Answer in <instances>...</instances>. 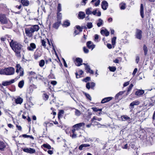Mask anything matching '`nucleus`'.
<instances>
[{"mask_svg": "<svg viewBox=\"0 0 155 155\" xmlns=\"http://www.w3.org/2000/svg\"><path fill=\"white\" fill-rule=\"evenodd\" d=\"M10 45L15 53L19 55L22 48V45L18 42L11 40L10 42Z\"/></svg>", "mask_w": 155, "mask_h": 155, "instance_id": "obj_1", "label": "nucleus"}, {"mask_svg": "<svg viewBox=\"0 0 155 155\" xmlns=\"http://www.w3.org/2000/svg\"><path fill=\"white\" fill-rule=\"evenodd\" d=\"M39 29L38 25H34L25 28V33L29 37H32L34 32L37 31Z\"/></svg>", "mask_w": 155, "mask_h": 155, "instance_id": "obj_2", "label": "nucleus"}, {"mask_svg": "<svg viewBox=\"0 0 155 155\" xmlns=\"http://www.w3.org/2000/svg\"><path fill=\"white\" fill-rule=\"evenodd\" d=\"M15 72V69L12 67H9L0 69V74H1L10 75L14 74Z\"/></svg>", "mask_w": 155, "mask_h": 155, "instance_id": "obj_3", "label": "nucleus"}, {"mask_svg": "<svg viewBox=\"0 0 155 155\" xmlns=\"http://www.w3.org/2000/svg\"><path fill=\"white\" fill-rule=\"evenodd\" d=\"M0 21L2 24H8L6 26L7 28H10L12 26V23L9 20L7 19L5 15H0Z\"/></svg>", "mask_w": 155, "mask_h": 155, "instance_id": "obj_4", "label": "nucleus"}, {"mask_svg": "<svg viewBox=\"0 0 155 155\" xmlns=\"http://www.w3.org/2000/svg\"><path fill=\"white\" fill-rule=\"evenodd\" d=\"M84 125L85 124L84 123H81L74 125L73 126L72 129L71 130L72 132L74 133L76 131L79 130L81 127L84 126Z\"/></svg>", "mask_w": 155, "mask_h": 155, "instance_id": "obj_5", "label": "nucleus"}, {"mask_svg": "<svg viewBox=\"0 0 155 155\" xmlns=\"http://www.w3.org/2000/svg\"><path fill=\"white\" fill-rule=\"evenodd\" d=\"M15 81V79H12L9 81H3L2 82V84L4 86H7L14 83Z\"/></svg>", "mask_w": 155, "mask_h": 155, "instance_id": "obj_6", "label": "nucleus"}, {"mask_svg": "<svg viewBox=\"0 0 155 155\" xmlns=\"http://www.w3.org/2000/svg\"><path fill=\"white\" fill-rule=\"evenodd\" d=\"M23 151L25 152L30 153H33L35 152V149L30 148H25L23 149Z\"/></svg>", "mask_w": 155, "mask_h": 155, "instance_id": "obj_7", "label": "nucleus"}, {"mask_svg": "<svg viewBox=\"0 0 155 155\" xmlns=\"http://www.w3.org/2000/svg\"><path fill=\"white\" fill-rule=\"evenodd\" d=\"M87 47L92 50L95 47V45L93 44L92 42L91 41H88L86 43Z\"/></svg>", "mask_w": 155, "mask_h": 155, "instance_id": "obj_8", "label": "nucleus"}, {"mask_svg": "<svg viewBox=\"0 0 155 155\" xmlns=\"http://www.w3.org/2000/svg\"><path fill=\"white\" fill-rule=\"evenodd\" d=\"M140 102L139 101L137 100H136L131 102L130 104V106L131 107V108L133 109L134 108V106L138 105L140 104Z\"/></svg>", "mask_w": 155, "mask_h": 155, "instance_id": "obj_9", "label": "nucleus"}, {"mask_svg": "<svg viewBox=\"0 0 155 155\" xmlns=\"http://www.w3.org/2000/svg\"><path fill=\"white\" fill-rule=\"evenodd\" d=\"M36 48V46L35 44L34 43H32L30 44L29 46L28 47L27 49L29 51H33Z\"/></svg>", "mask_w": 155, "mask_h": 155, "instance_id": "obj_10", "label": "nucleus"}, {"mask_svg": "<svg viewBox=\"0 0 155 155\" xmlns=\"http://www.w3.org/2000/svg\"><path fill=\"white\" fill-rule=\"evenodd\" d=\"M36 88L37 87L34 84L31 85L28 89L27 90V93L29 94H31L33 92L34 89Z\"/></svg>", "mask_w": 155, "mask_h": 155, "instance_id": "obj_11", "label": "nucleus"}, {"mask_svg": "<svg viewBox=\"0 0 155 155\" xmlns=\"http://www.w3.org/2000/svg\"><path fill=\"white\" fill-rule=\"evenodd\" d=\"M101 5L102 8L104 10H105L108 7V4L106 1H104L102 2Z\"/></svg>", "mask_w": 155, "mask_h": 155, "instance_id": "obj_12", "label": "nucleus"}, {"mask_svg": "<svg viewBox=\"0 0 155 155\" xmlns=\"http://www.w3.org/2000/svg\"><path fill=\"white\" fill-rule=\"evenodd\" d=\"M82 60L80 58H77L76 60L75 64L77 66H79L82 65Z\"/></svg>", "mask_w": 155, "mask_h": 155, "instance_id": "obj_13", "label": "nucleus"}, {"mask_svg": "<svg viewBox=\"0 0 155 155\" xmlns=\"http://www.w3.org/2000/svg\"><path fill=\"white\" fill-rule=\"evenodd\" d=\"M142 33L141 30H137L136 34V38L139 39H140L142 38Z\"/></svg>", "mask_w": 155, "mask_h": 155, "instance_id": "obj_14", "label": "nucleus"}, {"mask_svg": "<svg viewBox=\"0 0 155 155\" xmlns=\"http://www.w3.org/2000/svg\"><path fill=\"white\" fill-rule=\"evenodd\" d=\"M95 86V84L93 82H91V83L88 82L86 85V87L87 88L89 89L90 87L93 88Z\"/></svg>", "mask_w": 155, "mask_h": 155, "instance_id": "obj_15", "label": "nucleus"}, {"mask_svg": "<svg viewBox=\"0 0 155 155\" xmlns=\"http://www.w3.org/2000/svg\"><path fill=\"white\" fill-rule=\"evenodd\" d=\"M122 121H125V120L128 121H130L131 119L129 117L126 115H124L121 116Z\"/></svg>", "mask_w": 155, "mask_h": 155, "instance_id": "obj_16", "label": "nucleus"}, {"mask_svg": "<svg viewBox=\"0 0 155 155\" xmlns=\"http://www.w3.org/2000/svg\"><path fill=\"white\" fill-rule=\"evenodd\" d=\"M113 98V97H105L104 99H103L101 101V103L102 104H104L107 102H108L110 101Z\"/></svg>", "mask_w": 155, "mask_h": 155, "instance_id": "obj_17", "label": "nucleus"}, {"mask_svg": "<svg viewBox=\"0 0 155 155\" xmlns=\"http://www.w3.org/2000/svg\"><path fill=\"white\" fill-rule=\"evenodd\" d=\"M6 147V144L4 142L0 141V150H4Z\"/></svg>", "mask_w": 155, "mask_h": 155, "instance_id": "obj_18", "label": "nucleus"}, {"mask_svg": "<svg viewBox=\"0 0 155 155\" xmlns=\"http://www.w3.org/2000/svg\"><path fill=\"white\" fill-rule=\"evenodd\" d=\"M140 12L141 16L142 18H143L144 17L143 12V4H141L140 5Z\"/></svg>", "mask_w": 155, "mask_h": 155, "instance_id": "obj_19", "label": "nucleus"}, {"mask_svg": "<svg viewBox=\"0 0 155 155\" xmlns=\"http://www.w3.org/2000/svg\"><path fill=\"white\" fill-rule=\"evenodd\" d=\"M101 33L102 35H105L106 36H107L109 35V32L107 31V29L102 30L101 31Z\"/></svg>", "mask_w": 155, "mask_h": 155, "instance_id": "obj_20", "label": "nucleus"}, {"mask_svg": "<svg viewBox=\"0 0 155 155\" xmlns=\"http://www.w3.org/2000/svg\"><path fill=\"white\" fill-rule=\"evenodd\" d=\"M21 2L24 6H28L29 4V2L27 0H21Z\"/></svg>", "mask_w": 155, "mask_h": 155, "instance_id": "obj_21", "label": "nucleus"}, {"mask_svg": "<svg viewBox=\"0 0 155 155\" xmlns=\"http://www.w3.org/2000/svg\"><path fill=\"white\" fill-rule=\"evenodd\" d=\"M144 93V91L142 90H138L135 92V94L137 96H140Z\"/></svg>", "mask_w": 155, "mask_h": 155, "instance_id": "obj_22", "label": "nucleus"}, {"mask_svg": "<svg viewBox=\"0 0 155 155\" xmlns=\"http://www.w3.org/2000/svg\"><path fill=\"white\" fill-rule=\"evenodd\" d=\"M23 101V99L20 97L17 98V99H16L15 100V101L16 103L17 104H21L22 103Z\"/></svg>", "mask_w": 155, "mask_h": 155, "instance_id": "obj_23", "label": "nucleus"}, {"mask_svg": "<svg viewBox=\"0 0 155 155\" xmlns=\"http://www.w3.org/2000/svg\"><path fill=\"white\" fill-rule=\"evenodd\" d=\"M85 16V14L84 12H80L78 14V17L79 19H83Z\"/></svg>", "mask_w": 155, "mask_h": 155, "instance_id": "obj_24", "label": "nucleus"}, {"mask_svg": "<svg viewBox=\"0 0 155 155\" xmlns=\"http://www.w3.org/2000/svg\"><path fill=\"white\" fill-rule=\"evenodd\" d=\"M61 21H58L54 23L53 25V27L56 29H57L58 28L59 25L61 24Z\"/></svg>", "mask_w": 155, "mask_h": 155, "instance_id": "obj_25", "label": "nucleus"}, {"mask_svg": "<svg viewBox=\"0 0 155 155\" xmlns=\"http://www.w3.org/2000/svg\"><path fill=\"white\" fill-rule=\"evenodd\" d=\"M101 120H102V119L101 118H97V117H96L95 116H94L91 120V121L92 122V123H94L96 122V121H94V120H98L99 121H100Z\"/></svg>", "mask_w": 155, "mask_h": 155, "instance_id": "obj_26", "label": "nucleus"}, {"mask_svg": "<svg viewBox=\"0 0 155 155\" xmlns=\"http://www.w3.org/2000/svg\"><path fill=\"white\" fill-rule=\"evenodd\" d=\"M90 145L87 144H84L81 145L79 147V149L80 150H81L83 149V148L84 147H89Z\"/></svg>", "mask_w": 155, "mask_h": 155, "instance_id": "obj_27", "label": "nucleus"}, {"mask_svg": "<svg viewBox=\"0 0 155 155\" xmlns=\"http://www.w3.org/2000/svg\"><path fill=\"white\" fill-rule=\"evenodd\" d=\"M16 72L18 73L19 72L21 69L23 68L21 67L20 65L19 64H17L16 66Z\"/></svg>", "mask_w": 155, "mask_h": 155, "instance_id": "obj_28", "label": "nucleus"}, {"mask_svg": "<svg viewBox=\"0 0 155 155\" xmlns=\"http://www.w3.org/2000/svg\"><path fill=\"white\" fill-rule=\"evenodd\" d=\"M92 8H89L86 10V13L87 15H89L92 14Z\"/></svg>", "mask_w": 155, "mask_h": 155, "instance_id": "obj_29", "label": "nucleus"}, {"mask_svg": "<svg viewBox=\"0 0 155 155\" xmlns=\"http://www.w3.org/2000/svg\"><path fill=\"white\" fill-rule=\"evenodd\" d=\"M24 84V80H21L18 83V87L20 88H22L23 87Z\"/></svg>", "mask_w": 155, "mask_h": 155, "instance_id": "obj_30", "label": "nucleus"}, {"mask_svg": "<svg viewBox=\"0 0 155 155\" xmlns=\"http://www.w3.org/2000/svg\"><path fill=\"white\" fill-rule=\"evenodd\" d=\"M103 20L100 18L98 20L97 25L98 27H100L103 24Z\"/></svg>", "mask_w": 155, "mask_h": 155, "instance_id": "obj_31", "label": "nucleus"}, {"mask_svg": "<svg viewBox=\"0 0 155 155\" xmlns=\"http://www.w3.org/2000/svg\"><path fill=\"white\" fill-rule=\"evenodd\" d=\"M79 75L77 73H75V74L76 75V77L77 78H79L80 77V75H81L83 73V71L82 70H80L79 71Z\"/></svg>", "mask_w": 155, "mask_h": 155, "instance_id": "obj_32", "label": "nucleus"}, {"mask_svg": "<svg viewBox=\"0 0 155 155\" xmlns=\"http://www.w3.org/2000/svg\"><path fill=\"white\" fill-rule=\"evenodd\" d=\"M42 146L44 147L47 148L48 149H51V147L48 144H44Z\"/></svg>", "mask_w": 155, "mask_h": 155, "instance_id": "obj_33", "label": "nucleus"}, {"mask_svg": "<svg viewBox=\"0 0 155 155\" xmlns=\"http://www.w3.org/2000/svg\"><path fill=\"white\" fill-rule=\"evenodd\" d=\"M45 64V61L44 60H41L39 62V65L41 67L44 66Z\"/></svg>", "mask_w": 155, "mask_h": 155, "instance_id": "obj_34", "label": "nucleus"}, {"mask_svg": "<svg viewBox=\"0 0 155 155\" xmlns=\"http://www.w3.org/2000/svg\"><path fill=\"white\" fill-rule=\"evenodd\" d=\"M61 17L62 14L61 13H59V12H58L57 13V20H58V21H59V20H60L61 19Z\"/></svg>", "mask_w": 155, "mask_h": 155, "instance_id": "obj_35", "label": "nucleus"}, {"mask_svg": "<svg viewBox=\"0 0 155 155\" xmlns=\"http://www.w3.org/2000/svg\"><path fill=\"white\" fill-rule=\"evenodd\" d=\"M70 25V23L68 20L65 21L63 23V25L65 27H68Z\"/></svg>", "mask_w": 155, "mask_h": 155, "instance_id": "obj_36", "label": "nucleus"}, {"mask_svg": "<svg viewBox=\"0 0 155 155\" xmlns=\"http://www.w3.org/2000/svg\"><path fill=\"white\" fill-rule=\"evenodd\" d=\"M64 113V111L63 110H61L58 113V118L59 119H60V118L62 116V115Z\"/></svg>", "mask_w": 155, "mask_h": 155, "instance_id": "obj_37", "label": "nucleus"}, {"mask_svg": "<svg viewBox=\"0 0 155 155\" xmlns=\"http://www.w3.org/2000/svg\"><path fill=\"white\" fill-rule=\"evenodd\" d=\"M143 49L144 51L145 55H146L147 54V48L145 45H144L143 46Z\"/></svg>", "mask_w": 155, "mask_h": 155, "instance_id": "obj_38", "label": "nucleus"}, {"mask_svg": "<svg viewBox=\"0 0 155 155\" xmlns=\"http://www.w3.org/2000/svg\"><path fill=\"white\" fill-rule=\"evenodd\" d=\"M133 85L132 84H131L129 86V87L128 88V89L127 90V93L128 94V92L130 91L131 90L132 87H133Z\"/></svg>", "mask_w": 155, "mask_h": 155, "instance_id": "obj_39", "label": "nucleus"}, {"mask_svg": "<svg viewBox=\"0 0 155 155\" xmlns=\"http://www.w3.org/2000/svg\"><path fill=\"white\" fill-rule=\"evenodd\" d=\"M109 68L110 71L112 72L115 71L116 69V68L115 67H109Z\"/></svg>", "mask_w": 155, "mask_h": 155, "instance_id": "obj_40", "label": "nucleus"}, {"mask_svg": "<svg viewBox=\"0 0 155 155\" xmlns=\"http://www.w3.org/2000/svg\"><path fill=\"white\" fill-rule=\"evenodd\" d=\"M116 39V37H113V38L112 39V44L113 45H114L115 44Z\"/></svg>", "mask_w": 155, "mask_h": 155, "instance_id": "obj_41", "label": "nucleus"}, {"mask_svg": "<svg viewBox=\"0 0 155 155\" xmlns=\"http://www.w3.org/2000/svg\"><path fill=\"white\" fill-rule=\"evenodd\" d=\"M75 115L77 116H80L81 114L80 111L77 109H75Z\"/></svg>", "mask_w": 155, "mask_h": 155, "instance_id": "obj_42", "label": "nucleus"}, {"mask_svg": "<svg viewBox=\"0 0 155 155\" xmlns=\"http://www.w3.org/2000/svg\"><path fill=\"white\" fill-rule=\"evenodd\" d=\"M120 8L121 9H124L125 8L126 5L124 3H121L120 5Z\"/></svg>", "mask_w": 155, "mask_h": 155, "instance_id": "obj_43", "label": "nucleus"}, {"mask_svg": "<svg viewBox=\"0 0 155 155\" xmlns=\"http://www.w3.org/2000/svg\"><path fill=\"white\" fill-rule=\"evenodd\" d=\"M61 4L59 3L58 4V6L57 8V12H59L61 10Z\"/></svg>", "mask_w": 155, "mask_h": 155, "instance_id": "obj_44", "label": "nucleus"}, {"mask_svg": "<svg viewBox=\"0 0 155 155\" xmlns=\"http://www.w3.org/2000/svg\"><path fill=\"white\" fill-rule=\"evenodd\" d=\"M41 45L43 46L44 48H45L46 45V42L44 40H41Z\"/></svg>", "mask_w": 155, "mask_h": 155, "instance_id": "obj_45", "label": "nucleus"}, {"mask_svg": "<svg viewBox=\"0 0 155 155\" xmlns=\"http://www.w3.org/2000/svg\"><path fill=\"white\" fill-rule=\"evenodd\" d=\"M83 64L85 65V70H86V72H87L90 69V66L86 64Z\"/></svg>", "mask_w": 155, "mask_h": 155, "instance_id": "obj_46", "label": "nucleus"}, {"mask_svg": "<svg viewBox=\"0 0 155 155\" xmlns=\"http://www.w3.org/2000/svg\"><path fill=\"white\" fill-rule=\"evenodd\" d=\"M19 76L18 78H19L20 77L24 75V70L23 68L21 69V70L19 71Z\"/></svg>", "mask_w": 155, "mask_h": 155, "instance_id": "obj_47", "label": "nucleus"}, {"mask_svg": "<svg viewBox=\"0 0 155 155\" xmlns=\"http://www.w3.org/2000/svg\"><path fill=\"white\" fill-rule=\"evenodd\" d=\"M87 26L88 28H91L93 27V25L91 22L87 23Z\"/></svg>", "mask_w": 155, "mask_h": 155, "instance_id": "obj_48", "label": "nucleus"}, {"mask_svg": "<svg viewBox=\"0 0 155 155\" xmlns=\"http://www.w3.org/2000/svg\"><path fill=\"white\" fill-rule=\"evenodd\" d=\"M43 97L44 99L46 101L48 99L49 97L47 94H43Z\"/></svg>", "mask_w": 155, "mask_h": 155, "instance_id": "obj_49", "label": "nucleus"}, {"mask_svg": "<svg viewBox=\"0 0 155 155\" xmlns=\"http://www.w3.org/2000/svg\"><path fill=\"white\" fill-rule=\"evenodd\" d=\"M77 29L79 30L80 32H81L82 31V29L81 27L79 25H77L76 26Z\"/></svg>", "mask_w": 155, "mask_h": 155, "instance_id": "obj_50", "label": "nucleus"}, {"mask_svg": "<svg viewBox=\"0 0 155 155\" xmlns=\"http://www.w3.org/2000/svg\"><path fill=\"white\" fill-rule=\"evenodd\" d=\"M125 92V91H120L119 93H118L116 95V96L118 97L120 95H122Z\"/></svg>", "mask_w": 155, "mask_h": 155, "instance_id": "obj_51", "label": "nucleus"}, {"mask_svg": "<svg viewBox=\"0 0 155 155\" xmlns=\"http://www.w3.org/2000/svg\"><path fill=\"white\" fill-rule=\"evenodd\" d=\"M83 50L84 52L85 53H87L89 52L88 50L85 47H83Z\"/></svg>", "mask_w": 155, "mask_h": 155, "instance_id": "obj_52", "label": "nucleus"}, {"mask_svg": "<svg viewBox=\"0 0 155 155\" xmlns=\"http://www.w3.org/2000/svg\"><path fill=\"white\" fill-rule=\"evenodd\" d=\"M85 94L86 96L87 99H89L90 100H91V97L89 94L85 93Z\"/></svg>", "mask_w": 155, "mask_h": 155, "instance_id": "obj_53", "label": "nucleus"}, {"mask_svg": "<svg viewBox=\"0 0 155 155\" xmlns=\"http://www.w3.org/2000/svg\"><path fill=\"white\" fill-rule=\"evenodd\" d=\"M73 134L72 135L71 137L73 138H75L77 137V134H76V132H74V133H72Z\"/></svg>", "mask_w": 155, "mask_h": 155, "instance_id": "obj_54", "label": "nucleus"}, {"mask_svg": "<svg viewBox=\"0 0 155 155\" xmlns=\"http://www.w3.org/2000/svg\"><path fill=\"white\" fill-rule=\"evenodd\" d=\"M137 68H135L133 71V72L132 73V74L134 76L135 75L136 73H137Z\"/></svg>", "mask_w": 155, "mask_h": 155, "instance_id": "obj_55", "label": "nucleus"}, {"mask_svg": "<svg viewBox=\"0 0 155 155\" xmlns=\"http://www.w3.org/2000/svg\"><path fill=\"white\" fill-rule=\"evenodd\" d=\"M129 84V81L125 82L123 84L124 87H125L128 85Z\"/></svg>", "mask_w": 155, "mask_h": 155, "instance_id": "obj_56", "label": "nucleus"}, {"mask_svg": "<svg viewBox=\"0 0 155 155\" xmlns=\"http://www.w3.org/2000/svg\"><path fill=\"white\" fill-rule=\"evenodd\" d=\"M100 0H98L97 2L95 3V5L96 6H98L100 4Z\"/></svg>", "mask_w": 155, "mask_h": 155, "instance_id": "obj_57", "label": "nucleus"}, {"mask_svg": "<svg viewBox=\"0 0 155 155\" xmlns=\"http://www.w3.org/2000/svg\"><path fill=\"white\" fill-rule=\"evenodd\" d=\"M90 78L89 77H87L85 78L84 80V81L85 82H87V81H88L90 80Z\"/></svg>", "mask_w": 155, "mask_h": 155, "instance_id": "obj_58", "label": "nucleus"}, {"mask_svg": "<svg viewBox=\"0 0 155 155\" xmlns=\"http://www.w3.org/2000/svg\"><path fill=\"white\" fill-rule=\"evenodd\" d=\"M51 83L53 85H54L56 84L57 82L56 81H53L51 82Z\"/></svg>", "mask_w": 155, "mask_h": 155, "instance_id": "obj_59", "label": "nucleus"}, {"mask_svg": "<svg viewBox=\"0 0 155 155\" xmlns=\"http://www.w3.org/2000/svg\"><path fill=\"white\" fill-rule=\"evenodd\" d=\"M87 0H83L82 2H81V4L82 5H84L86 4V2L87 1Z\"/></svg>", "mask_w": 155, "mask_h": 155, "instance_id": "obj_60", "label": "nucleus"}, {"mask_svg": "<svg viewBox=\"0 0 155 155\" xmlns=\"http://www.w3.org/2000/svg\"><path fill=\"white\" fill-rule=\"evenodd\" d=\"M16 127L17 128L18 130H19L20 131L21 130L22 128L20 126H19L18 125H16Z\"/></svg>", "mask_w": 155, "mask_h": 155, "instance_id": "obj_61", "label": "nucleus"}, {"mask_svg": "<svg viewBox=\"0 0 155 155\" xmlns=\"http://www.w3.org/2000/svg\"><path fill=\"white\" fill-rule=\"evenodd\" d=\"M140 59V58L139 56H137L136 57V61L137 63H138Z\"/></svg>", "mask_w": 155, "mask_h": 155, "instance_id": "obj_62", "label": "nucleus"}, {"mask_svg": "<svg viewBox=\"0 0 155 155\" xmlns=\"http://www.w3.org/2000/svg\"><path fill=\"white\" fill-rule=\"evenodd\" d=\"M97 9H96L94 11H93V12H92V14H93L94 15H96V14L97 13Z\"/></svg>", "mask_w": 155, "mask_h": 155, "instance_id": "obj_63", "label": "nucleus"}, {"mask_svg": "<svg viewBox=\"0 0 155 155\" xmlns=\"http://www.w3.org/2000/svg\"><path fill=\"white\" fill-rule=\"evenodd\" d=\"M107 46L109 49H111L112 47L111 45L110 44H107Z\"/></svg>", "mask_w": 155, "mask_h": 155, "instance_id": "obj_64", "label": "nucleus"}]
</instances>
